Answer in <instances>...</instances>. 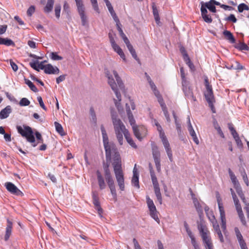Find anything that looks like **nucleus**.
Segmentation results:
<instances>
[{
    "label": "nucleus",
    "mask_w": 249,
    "mask_h": 249,
    "mask_svg": "<svg viewBox=\"0 0 249 249\" xmlns=\"http://www.w3.org/2000/svg\"><path fill=\"white\" fill-rule=\"evenodd\" d=\"M113 73L117 83L115 82V80L113 78L112 75L109 73V71H106V74L108 78V83L111 89L114 91L118 100L117 101V100L114 99L115 106L118 108L121 101V95L119 91V89L123 90L124 88V85L117 72L116 71H113Z\"/></svg>",
    "instance_id": "nucleus-1"
},
{
    "label": "nucleus",
    "mask_w": 249,
    "mask_h": 249,
    "mask_svg": "<svg viewBox=\"0 0 249 249\" xmlns=\"http://www.w3.org/2000/svg\"><path fill=\"white\" fill-rule=\"evenodd\" d=\"M55 0H47L46 6L44 8V12L48 14L52 12Z\"/></svg>",
    "instance_id": "nucleus-25"
},
{
    "label": "nucleus",
    "mask_w": 249,
    "mask_h": 249,
    "mask_svg": "<svg viewBox=\"0 0 249 249\" xmlns=\"http://www.w3.org/2000/svg\"><path fill=\"white\" fill-rule=\"evenodd\" d=\"M61 6L60 4H56L54 7L55 15L57 19H59L60 16V11Z\"/></svg>",
    "instance_id": "nucleus-40"
},
{
    "label": "nucleus",
    "mask_w": 249,
    "mask_h": 249,
    "mask_svg": "<svg viewBox=\"0 0 249 249\" xmlns=\"http://www.w3.org/2000/svg\"><path fill=\"white\" fill-rule=\"evenodd\" d=\"M50 57L53 60H61L63 59V57L57 54L56 52H52L50 54Z\"/></svg>",
    "instance_id": "nucleus-41"
},
{
    "label": "nucleus",
    "mask_w": 249,
    "mask_h": 249,
    "mask_svg": "<svg viewBox=\"0 0 249 249\" xmlns=\"http://www.w3.org/2000/svg\"><path fill=\"white\" fill-rule=\"evenodd\" d=\"M235 48L240 50H249V47L244 43L240 42L236 45Z\"/></svg>",
    "instance_id": "nucleus-39"
},
{
    "label": "nucleus",
    "mask_w": 249,
    "mask_h": 249,
    "mask_svg": "<svg viewBox=\"0 0 249 249\" xmlns=\"http://www.w3.org/2000/svg\"><path fill=\"white\" fill-rule=\"evenodd\" d=\"M112 123L114 126L115 133L119 143L122 145L123 144V136L126 132H129L126 129L122 121L117 117L116 114L111 113Z\"/></svg>",
    "instance_id": "nucleus-3"
},
{
    "label": "nucleus",
    "mask_w": 249,
    "mask_h": 249,
    "mask_svg": "<svg viewBox=\"0 0 249 249\" xmlns=\"http://www.w3.org/2000/svg\"><path fill=\"white\" fill-rule=\"evenodd\" d=\"M180 71L181 77V79H182V83H183L184 82L188 81L185 77V72L184 71V69L182 67L180 68Z\"/></svg>",
    "instance_id": "nucleus-54"
},
{
    "label": "nucleus",
    "mask_w": 249,
    "mask_h": 249,
    "mask_svg": "<svg viewBox=\"0 0 249 249\" xmlns=\"http://www.w3.org/2000/svg\"><path fill=\"white\" fill-rule=\"evenodd\" d=\"M162 111L163 112L164 115L166 118L167 121L168 123H170L171 122V119L166 107H164V106L162 107Z\"/></svg>",
    "instance_id": "nucleus-43"
},
{
    "label": "nucleus",
    "mask_w": 249,
    "mask_h": 249,
    "mask_svg": "<svg viewBox=\"0 0 249 249\" xmlns=\"http://www.w3.org/2000/svg\"><path fill=\"white\" fill-rule=\"evenodd\" d=\"M229 173L232 182L234 184H236V183L237 181L236 177L230 169H229Z\"/></svg>",
    "instance_id": "nucleus-49"
},
{
    "label": "nucleus",
    "mask_w": 249,
    "mask_h": 249,
    "mask_svg": "<svg viewBox=\"0 0 249 249\" xmlns=\"http://www.w3.org/2000/svg\"><path fill=\"white\" fill-rule=\"evenodd\" d=\"M12 112L11 106H7L0 112V119H3L7 118L10 113Z\"/></svg>",
    "instance_id": "nucleus-23"
},
{
    "label": "nucleus",
    "mask_w": 249,
    "mask_h": 249,
    "mask_svg": "<svg viewBox=\"0 0 249 249\" xmlns=\"http://www.w3.org/2000/svg\"><path fill=\"white\" fill-rule=\"evenodd\" d=\"M214 125L215 128L217 130V131L218 134L220 135V136L221 137H222V138H224V135L223 133L222 132V131L220 127L219 126V125L217 123V122H215L214 123Z\"/></svg>",
    "instance_id": "nucleus-52"
},
{
    "label": "nucleus",
    "mask_w": 249,
    "mask_h": 249,
    "mask_svg": "<svg viewBox=\"0 0 249 249\" xmlns=\"http://www.w3.org/2000/svg\"><path fill=\"white\" fill-rule=\"evenodd\" d=\"M35 8L34 6H31L27 11V14L29 16H31L32 14L35 12Z\"/></svg>",
    "instance_id": "nucleus-58"
},
{
    "label": "nucleus",
    "mask_w": 249,
    "mask_h": 249,
    "mask_svg": "<svg viewBox=\"0 0 249 249\" xmlns=\"http://www.w3.org/2000/svg\"><path fill=\"white\" fill-rule=\"evenodd\" d=\"M30 102L26 98H22L19 102L20 106H27L29 105Z\"/></svg>",
    "instance_id": "nucleus-45"
},
{
    "label": "nucleus",
    "mask_w": 249,
    "mask_h": 249,
    "mask_svg": "<svg viewBox=\"0 0 249 249\" xmlns=\"http://www.w3.org/2000/svg\"><path fill=\"white\" fill-rule=\"evenodd\" d=\"M77 8V11L81 19L82 25L86 26L88 23L87 17L85 14V8L83 0H75Z\"/></svg>",
    "instance_id": "nucleus-8"
},
{
    "label": "nucleus",
    "mask_w": 249,
    "mask_h": 249,
    "mask_svg": "<svg viewBox=\"0 0 249 249\" xmlns=\"http://www.w3.org/2000/svg\"><path fill=\"white\" fill-rule=\"evenodd\" d=\"M101 131L102 132L104 146L106 151V156L107 160H110L112 152L117 150L115 144L113 142H109L108 138L103 125L101 126Z\"/></svg>",
    "instance_id": "nucleus-4"
},
{
    "label": "nucleus",
    "mask_w": 249,
    "mask_h": 249,
    "mask_svg": "<svg viewBox=\"0 0 249 249\" xmlns=\"http://www.w3.org/2000/svg\"><path fill=\"white\" fill-rule=\"evenodd\" d=\"M150 176H151V180H152V183H153V184L154 186V188H156L157 187H159V183H158L156 176L155 174V173H153L152 172L151 175H150Z\"/></svg>",
    "instance_id": "nucleus-38"
},
{
    "label": "nucleus",
    "mask_w": 249,
    "mask_h": 249,
    "mask_svg": "<svg viewBox=\"0 0 249 249\" xmlns=\"http://www.w3.org/2000/svg\"><path fill=\"white\" fill-rule=\"evenodd\" d=\"M235 208H236V210L237 212L238 216L240 219V221H241L242 224L243 225H245V226L246 225L247 222L246 221L245 217L244 216V214L242 211L241 206H238Z\"/></svg>",
    "instance_id": "nucleus-24"
},
{
    "label": "nucleus",
    "mask_w": 249,
    "mask_h": 249,
    "mask_svg": "<svg viewBox=\"0 0 249 249\" xmlns=\"http://www.w3.org/2000/svg\"><path fill=\"white\" fill-rule=\"evenodd\" d=\"M54 125L55 127V129L56 131L61 136H64L65 135V133L64 132L63 130V128L59 123L55 122H54Z\"/></svg>",
    "instance_id": "nucleus-33"
},
{
    "label": "nucleus",
    "mask_w": 249,
    "mask_h": 249,
    "mask_svg": "<svg viewBox=\"0 0 249 249\" xmlns=\"http://www.w3.org/2000/svg\"><path fill=\"white\" fill-rule=\"evenodd\" d=\"M205 7H207L210 11L213 13L216 12V8L213 5L210 4V3H204Z\"/></svg>",
    "instance_id": "nucleus-47"
},
{
    "label": "nucleus",
    "mask_w": 249,
    "mask_h": 249,
    "mask_svg": "<svg viewBox=\"0 0 249 249\" xmlns=\"http://www.w3.org/2000/svg\"><path fill=\"white\" fill-rule=\"evenodd\" d=\"M125 106L128 119L130 125L132 126L134 134L138 139L141 140L142 139V137L141 135L140 129H139L138 126L135 124V120L131 112L130 107L127 104H126Z\"/></svg>",
    "instance_id": "nucleus-7"
},
{
    "label": "nucleus",
    "mask_w": 249,
    "mask_h": 249,
    "mask_svg": "<svg viewBox=\"0 0 249 249\" xmlns=\"http://www.w3.org/2000/svg\"><path fill=\"white\" fill-rule=\"evenodd\" d=\"M35 135L36 139L39 141L38 142L42 143L43 142V140L42 138V136L39 132L36 131L35 133Z\"/></svg>",
    "instance_id": "nucleus-60"
},
{
    "label": "nucleus",
    "mask_w": 249,
    "mask_h": 249,
    "mask_svg": "<svg viewBox=\"0 0 249 249\" xmlns=\"http://www.w3.org/2000/svg\"><path fill=\"white\" fill-rule=\"evenodd\" d=\"M217 200L221 221V228L224 231L226 230V220L225 211L222 203L221 202V199L218 197L217 198Z\"/></svg>",
    "instance_id": "nucleus-13"
},
{
    "label": "nucleus",
    "mask_w": 249,
    "mask_h": 249,
    "mask_svg": "<svg viewBox=\"0 0 249 249\" xmlns=\"http://www.w3.org/2000/svg\"><path fill=\"white\" fill-rule=\"evenodd\" d=\"M184 60L186 62V64L190 68L191 70H194V69H195L194 65L193 64V63H192V62L191 61V60H190L189 57H188V59L186 58V59H184Z\"/></svg>",
    "instance_id": "nucleus-51"
},
{
    "label": "nucleus",
    "mask_w": 249,
    "mask_h": 249,
    "mask_svg": "<svg viewBox=\"0 0 249 249\" xmlns=\"http://www.w3.org/2000/svg\"><path fill=\"white\" fill-rule=\"evenodd\" d=\"M234 140L236 142V143L237 146L240 148L242 147L243 143L242 142L241 140L240 139L239 137L236 136V137H235Z\"/></svg>",
    "instance_id": "nucleus-61"
},
{
    "label": "nucleus",
    "mask_w": 249,
    "mask_h": 249,
    "mask_svg": "<svg viewBox=\"0 0 249 249\" xmlns=\"http://www.w3.org/2000/svg\"><path fill=\"white\" fill-rule=\"evenodd\" d=\"M113 156L112 165L118 185L121 191L124 190V179L123 171L122 168V163L120 155L118 150L112 152Z\"/></svg>",
    "instance_id": "nucleus-2"
},
{
    "label": "nucleus",
    "mask_w": 249,
    "mask_h": 249,
    "mask_svg": "<svg viewBox=\"0 0 249 249\" xmlns=\"http://www.w3.org/2000/svg\"><path fill=\"white\" fill-rule=\"evenodd\" d=\"M25 83L27 84L30 89L34 92H36L38 91L36 87L34 85V84L29 79L26 78L24 79Z\"/></svg>",
    "instance_id": "nucleus-34"
},
{
    "label": "nucleus",
    "mask_w": 249,
    "mask_h": 249,
    "mask_svg": "<svg viewBox=\"0 0 249 249\" xmlns=\"http://www.w3.org/2000/svg\"><path fill=\"white\" fill-rule=\"evenodd\" d=\"M176 126V129L177 130V132L178 133V135L180 136L181 134L182 130H181V125L180 123V122H176L175 123Z\"/></svg>",
    "instance_id": "nucleus-55"
},
{
    "label": "nucleus",
    "mask_w": 249,
    "mask_h": 249,
    "mask_svg": "<svg viewBox=\"0 0 249 249\" xmlns=\"http://www.w3.org/2000/svg\"><path fill=\"white\" fill-rule=\"evenodd\" d=\"M112 47L114 51L116 52L118 54L120 53L121 52H122V49L116 43L114 45H112Z\"/></svg>",
    "instance_id": "nucleus-57"
},
{
    "label": "nucleus",
    "mask_w": 249,
    "mask_h": 249,
    "mask_svg": "<svg viewBox=\"0 0 249 249\" xmlns=\"http://www.w3.org/2000/svg\"><path fill=\"white\" fill-rule=\"evenodd\" d=\"M154 191L158 200L159 201L160 204H161L162 196L160 192V187H157L156 188H154Z\"/></svg>",
    "instance_id": "nucleus-37"
},
{
    "label": "nucleus",
    "mask_w": 249,
    "mask_h": 249,
    "mask_svg": "<svg viewBox=\"0 0 249 249\" xmlns=\"http://www.w3.org/2000/svg\"><path fill=\"white\" fill-rule=\"evenodd\" d=\"M92 197L93 199V203L95 206V208L98 211L99 215L102 217V213H103V211L100 206L98 193L95 191L93 192L92 193Z\"/></svg>",
    "instance_id": "nucleus-14"
},
{
    "label": "nucleus",
    "mask_w": 249,
    "mask_h": 249,
    "mask_svg": "<svg viewBox=\"0 0 249 249\" xmlns=\"http://www.w3.org/2000/svg\"><path fill=\"white\" fill-rule=\"evenodd\" d=\"M179 50H180V53L182 54L183 59H185L186 58L188 59V57H189V56L186 52V51L185 48L183 46H181Z\"/></svg>",
    "instance_id": "nucleus-53"
},
{
    "label": "nucleus",
    "mask_w": 249,
    "mask_h": 249,
    "mask_svg": "<svg viewBox=\"0 0 249 249\" xmlns=\"http://www.w3.org/2000/svg\"><path fill=\"white\" fill-rule=\"evenodd\" d=\"M204 96L212 112L215 113V109L213 106V103L215 102V99L213 94V89H206L204 92Z\"/></svg>",
    "instance_id": "nucleus-9"
},
{
    "label": "nucleus",
    "mask_w": 249,
    "mask_h": 249,
    "mask_svg": "<svg viewBox=\"0 0 249 249\" xmlns=\"http://www.w3.org/2000/svg\"><path fill=\"white\" fill-rule=\"evenodd\" d=\"M234 231L236 234V237L238 239V241L239 242V243L240 244L241 249L247 247L246 243H245V241L244 240L243 238V236L240 232V231L239 229L237 227H235L234 228Z\"/></svg>",
    "instance_id": "nucleus-21"
},
{
    "label": "nucleus",
    "mask_w": 249,
    "mask_h": 249,
    "mask_svg": "<svg viewBox=\"0 0 249 249\" xmlns=\"http://www.w3.org/2000/svg\"><path fill=\"white\" fill-rule=\"evenodd\" d=\"M197 228L201 236L205 249H213V245L206 226L202 223H198Z\"/></svg>",
    "instance_id": "nucleus-5"
},
{
    "label": "nucleus",
    "mask_w": 249,
    "mask_h": 249,
    "mask_svg": "<svg viewBox=\"0 0 249 249\" xmlns=\"http://www.w3.org/2000/svg\"><path fill=\"white\" fill-rule=\"evenodd\" d=\"M162 143L164 146V147L165 149L167 155L169 158V159L171 162L173 161V156H172V152L170 147V143L166 138V137H163L160 138Z\"/></svg>",
    "instance_id": "nucleus-15"
},
{
    "label": "nucleus",
    "mask_w": 249,
    "mask_h": 249,
    "mask_svg": "<svg viewBox=\"0 0 249 249\" xmlns=\"http://www.w3.org/2000/svg\"><path fill=\"white\" fill-rule=\"evenodd\" d=\"M17 129L19 134L22 137L26 138L27 142L32 143L33 147H36L37 144L34 143L35 142V138L34 135V132L32 128L28 125H23V127L19 125L17 126Z\"/></svg>",
    "instance_id": "nucleus-6"
},
{
    "label": "nucleus",
    "mask_w": 249,
    "mask_h": 249,
    "mask_svg": "<svg viewBox=\"0 0 249 249\" xmlns=\"http://www.w3.org/2000/svg\"><path fill=\"white\" fill-rule=\"evenodd\" d=\"M37 99L38 102H39L40 106L45 110H46L47 108L44 105V104L43 102V100L42 99V97L41 96H38L37 97Z\"/></svg>",
    "instance_id": "nucleus-56"
},
{
    "label": "nucleus",
    "mask_w": 249,
    "mask_h": 249,
    "mask_svg": "<svg viewBox=\"0 0 249 249\" xmlns=\"http://www.w3.org/2000/svg\"><path fill=\"white\" fill-rule=\"evenodd\" d=\"M212 215V219H211V221L213 223V228L215 231H220V228L219 225L217 222V221L215 219V218L214 216V215L212 213H211Z\"/></svg>",
    "instance_id": "nucleus-35"
},
{
    "label": "nucleus",
    "mask_w": 249,
    "mask_h": 249,
    "mask_svg": "<svg viewBox=\"0 0 249 249\" xmlns=\"http://www.w3.org/2000/svg\"><path fill=\"white\" fill-rule=\"evenodd\" d=\"M97 180L98 182V185L100 190L104 189L106 187V184L105 183L104 178L101 175V173L99 171H97L96 172Z\"/></svg>",
    "instance_id": "nucleus-22"
},
{
    "label": "nucleus",
    "mask_w": 249,
    "mask_h": 249,
    "mask_svg": "<svg viewBox=\"0 0 249 249\" xmlns=\"http://www.w3.org/2000/svg\"><path fill=\"white\" fill-rule=\"evenodd\" d=\"M201 6L200 10H201V15L202 17L204 15H207V14L208 13V11H207V10L206 9L207 7H205V5L204 4V2L203 1H201Z\"/></svg>",
    "instance_id": "nucleus-46"
},
{
    "label": "nucleus",
    "mask_w": 249,
    "mask_h": 249,
    "mask_svg": "<svg viewBox=\"0 0 249 249\" xmlns=\"http://www.w3.org/2000/svg\"><path fill=\"white\" fill-rule=\"evenodd\" d=\"M223 34L227 40H229L231 43H235V39L231 32L225 30L223 32Z\"/></svg>",
    "instance_id": "nucleus-28"
},
{
    "label": "nucleus",
    "mask_w": 249,
    "mask_h": 249,
    "mask_svg": "<svg viewBox=\"0 0 249 249\" xmlns=\"http://www.w3.org/2000/svg\"><path fill=\"white\" fill-rule=\"evenodd\" d=\"M153 9V13L154 16V18L156 21V22L157 24L159 25L160 23V18L159 15L158 10L157 9L155 5H153L152 6Z\"/></svg>",
    "instance_id": "nucleus-31"
},
{
    "label": "nucleus",
    "mask_w": 249,
    "mask_h": 249,
    "mask_svg": "<svg viewBox=\"0 0 249 249\" xmlns=\"http://www.w3.org/2000/svg\"><path fill=\"white\" fill-rule=\"evenodd\" d=\"M12 228V223L9 220L7 219V225L6 228V233L4 236V239L5 241H7L10 237L11 234Z\"/></svg>",
    "instance_id": "nucleus-26"
},
{
    "label": "nucleus",
    "mask_w": 249,
    "mask_h": 249,
    "mask_svg": "<svg viewBox=\"0 0 249 249\" xmlns=\"http://www.w3.org/2000/svg\"><path fill=\"white\" fill-rule=\"evenodd\" d=\"M5 187L7 190L13 194L19 196H22L23 195L22 192L11 182H6L5 183Z\"/></svg>",
    "instance_id": "nucleus-16"
},
{
    "label": "nucleus",
    "mask_w": 249,
    "mask_h": 249,
    "mask_svg": "<svg viewBox=\"0 0 249 249\" xmlns=\"http://www.w3.org/2000/svg\"><path fill=\"white\" fill-rule=\"evenodd\" d=\"M90 2L91 3V4H92V7H93V9L97 13L99 14L100 13V11H99V7H98V3H97V0H90Z\"/></svg>",
    "instance_id": "nucleus-44"
},
{
    "label": "nucleus",
    "mask_w": 249,
    "mask_h": 249,
    "mask_svg": "<svg viewBox=\"0 0 249 249\" xmlns=\"http://www.w3.org/2000/svg\"><path fill=\"white\" fill-rule=\"evenodd\" d=\"M43 64L44 62H41L40 63H39L38 61L31 62L29 63L30 66L33 69L38 71H39V69L43 70L45 71L46 65H44Z\"/></svg>",
    "instance_id": "nucleus-19"
},
{
    "label": "nucleus",
    "mask_w": 249,
    "mask_h": 249,
    "mask_svg": "<svg viewBox=\"0 0 249 249\" xmlns=\"http://www.w3.org/2000/svg\"><path fill=\"white\" fill-rule=\"evenodd\" d=\"M193 203L194 204V205H195L197 212L199 213H202L203 211H202V207H201L200 204L199 203L198 200H197V199L196 198L193 197Z\"/></svg>",
    "instance_id": "nucleus-32"
},
{
    "label": "nucleus",
    "mask_w": 249,
    "mask_h": 249,
    "mask_svg": "<svg viewBox=\"0 0 249 249\" xmlns=\"http://www.w3.org/2000/svg\"><path fill=\"white\" fill-rule=\"evenodd\" d=\"M182 90L185 97L189 99L196 101V98L194 96L193 89L190 85V82L189 81L184 82L182 83Z\"/></svg>",
    "instance_id": "nucleus-11"
},
{
    "label": "nucleus",
    "mask_w": 249,
    "mask_h": 249,
    "mask_svg": "<svg viewBox=\"0 0 249 249\" xmlns=\"http://www.w3.org/2000/svg\"><path fill=\"white\" fill-rule=\"evenodd\" d=\"M126 141L133 148H137V145L135 144V143L134 142L132 139L131 138L130 134L129 132L126 133V134H124V135Z\"/></svg>",
    "instance_id": "nucleus-30"
},
{
    "label": "nucleus",
    "mask_w": 249,
    "mask_h": 249,
    "mask_svg": "<svg viewBox=\"0 0 249 249\" xmlns=\"http://www.w3.org/2000/svg\"><path fill=\"white\" fill-rule=\"evenodd\" d=\"M89 113L90 115V120L91 122L94 125L97 124L96 114L93 107H90L89 108Z\"/></svg>",
    "instance_id": "nucleus-27"
},
{
    "label": "nucleus",
    "mask_w": 249,
    "mask_h": 249,
    "mask_svg": "<svg viewBox=\"0 0 249 249\" xmlns=\"http://www.w3.org/2000/svg\"><path fill=\"white\" fill-rule=\"evenodd\" d=\"M66 75H61L58 77L56 79V82L57 84L63 81L66 78Z\"/></svg>",
    "instance_id": "nucleus-63"
},
{
    "label": "nucleus",
    "mask_w": 249,
    "mask_h": 249,
    "mask_svg": "<svg viewBox=\"0 0 249 249\" xmlns=\"http://www.w3.org/2000/svg\"><path fill=\"white\" fill-rule=\"evenodd\" d=\"M0 44H4L7 46H15V43L10 39L0 37Z\"/></svg>",
    "instance_id": "nucleus-29"
},
{
    "label": "nucleus",
    "mask_w": 249,
    "mask_h": 249,
    "mask_svg": "<svg viewBox=\"0 0 249 249\" xmlns=\"http://www.w3.org/2000/svg\"><path fill=\"white\" fill-rule=\"evenodd\" d=\"M152 155L155 163L157 170L158 172L161 171L160 168V154L157 146L154 145L152 146Z\"/></svg>",
    "instance_id": "nucleus-12"
},
{
    "label": "nucleus",
    "mask_w": 249,
    "mask_h": 249,
    "mask_svg": "<svg viewBox=\"0 0 249 249\" xmlns=\"http://www.w3.org/2000/svg\"><path fill=\"white\" fill-rule=\"evenodd\" d=\"M132 184L137 188H140L139 182V175L134 174L133 175V177L131 180Z\"/></svg>",
    "instance_id": "nucleus-36"
},
{
    "label": "nucleus",
    "mask_w": 249,
    "mask_h": 249,
    "mask_svg": "<svg viewBox=\"0 0 249 249\" xmlns=\"http://www.w3.org/2000/svg\"><path fill=\"white\" fill-rule=\"evenodd\" d=\"M226 21H231L233 23H235L237 21V19L233 14H230V15L225 18Z\"/></svg>",
    "instance_id": "nucleus-50"
},
{
    "label": "nucleus",
    "mask_w": 249,
    "mask_h": 249,
    "mask_svg": "<svg viewBox=\"0 0 249 249\" xmlns=\"http://www.w3.org/2000/svg\"><path fill=\"white\" fill-rule=\"evenodd\" d=\"M106 178V180L107 183V185L110 189L111 193L113 196L114 198H116L117 197V193L115 188V185L114 183V180L112 178V176H110L108 177H107Z\"/></svg>",
    "instance_id": "nucleus-17"
},
{
    "label": "nucleus",
    "mask_w": 249,
    "mask_h": 249,
    "mask_svg": "<svg viewBox=\"0 0 249 249\" xmlns=\"http://www.w3.org/2000/svg\"><path fill=\"white\" fill-rule=\"evenodd\" d=\"M146 203L149 210L150 216L157 222L160 220L158 216V212L153 200L148 196H146Z\"/></svg>",
    "instance_id": "nucleus-10"
},
{
    "label": "nucleus",
    "mask_w": 249,
    "mask_h": 249,
    "mask_svg": "<svg viewBox=\"0 0 249 249\" xmlns=\"http://www.w3.org/2000/svg\"><path fill=\"white\" fill-rule=\"evenodd\" d=\"M69 9L70 7L69 4L65 1L63 5V11L68 14L70 11Z\"/></svg>",
    "instance_id": "nucleus-59"
},
{
    "label": "nucleus",
    "mask_w": 249,
    "mask_h": 249,
    "mask_svg": "<svg viewBox=\"0 0 249 249\" xmlns=\"http://www.w3.org/2000/svg\"><path fill=\"white\" fill-rule=\"evenodd\" d=\"M7 28V26L6 25H0V35H2L4 34Z\"/></svg>",
    "instance_id": "nucleus-64"
},
{
    "label": "nucleus",
    "mask_w": 249,
    "mask_h": 249,
    "mask_svg": "<svg viewBox=\"0 0 249 249\" xmlns=\"http://www.w3.org/2000/svg\"><path fill=\"white\" fill-rule=\"evenodd\" d=\"M157 129L159 133V136L160 138L166 137L165 133L163 131L162 128L160 124L158 125V126H157Z\"/></svg>",
    "instance_id": "nucleus-48"
},
{
    "label": "nucleus",
    "mask_w": 249,
    "mask_h": 249,
    "mask_svg": "<svg viewBox=\"0 0 249 249\" xmlns=\"http://www.w3.org/2000/svg\"><path fill=\"white\" fill-rule=\"evenodd\" d=\"M249 7L245 3H241L238 6L239 12L242 13L244 10H249Z\"/></svg>",
    "instance_id": "nucleus-42"
},
{
    "label": "nucleus",
    "mask_w": 249,
    "mask_h": 249,
    "mask_svg": "<svg viewBox=\"0 0 249 249\" xmlns=\"http://www.w3.org/2000/svg\"><path fill=\"white\" fill-rule=\"evenodd\" d=\"M59 69L57 67H53L52 65L49 64L46 65L44 72L49 74H58L59 73Z\"/></svg>",
    "instance_id": "nucleus-18"
},
{
    "label": "nucleus",
    "mask_w": 249,
    "mask_h": 249,
    "mask_svg": "<svg viewBox=\"0 0 249 249\" xmlns=\"http://www.w3.org/2000/svg\"><path fill=\"white\" fill-rule=\"evenodd\" d=\"M188 131L189 132L190 135L192 136L194 142L196 144H198L199 142L198 138L196 137V132H195L194 129H193V126L191 124L189 117H188Z\"/></svg>",
    "instance_id": "nucleus-20"
},
{
    "label": "nucleus",
    "mask_w": 249,
    "mask_h": 249,
    "mask_svg": "<svg viewBox=\"0 0 249 249\" xmlns=\"http://www.w3.org/2000/svg\"><path fill=\"white\" fill-rule=\"evenodd\" d=\"M202 18H203L204 20L207 23H210L212 22V19L211 17L208 16V15L202 16Z\"/></svg>",
    "instance_id": "nucleus-62"
}]
</instances>
